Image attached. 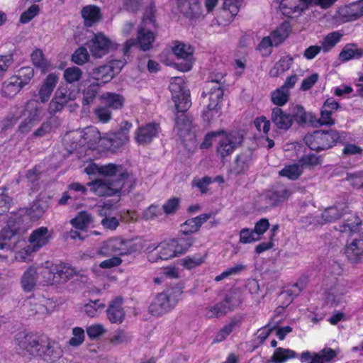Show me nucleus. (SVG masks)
<instances>
[{"label":"nucleus","instance_id":"obj_1","mask_svg":"<svg viewBox=\"0 0 363 363\" xmlns=\"http://www.w3.org/2000/svg\"><path fill=\"white\" fill-rule=\"evenodd\" d=\"M212 138L217 143L216 152L222 158L230 155L242 143V135L237 132L218 131L208 133L201 147H209Z\"/></svg>","mask_w":363,"mask_h":363},{"label":"nucleus","instance_id":"obj_2","mask_svg":"<svg viewBox=\"0 0 363 363\" xmlns=\"http://www.w3.org/2000/svg\"><path fill=\"white\" fill-rule=\"evenodd\" d=\"M205 89L203 95L206 98V109L203 111L202 116L205 121H211L218 116L221 109L223 85L220 81L211 80L206 83Z\"/></svg>","mask_w":363,"mask_h":363},{"label":"nucleus","instance_id":"obj_3","mask_svg":"<svg viewBox=\"0 0 363 363\" xmlns=\"http://www.w3.org/2000/svg\"><path fill=\"white\" fill-rule=\"evenodd\" d=\"M131 181L132 179L128 173L120 172L118 178L114 181L96 179L92 182H89L87 185L91 187V191L97 196H113L123 189L129 188Z\"/></svg>","mask_w":363,"mask_h":363},{"label":"nucleus","instance_id":"obj_4","mask_svg":"<svg viewBox=\"0 0 363 363\" xmlns=\"http://www.w3.org/2000/svg\"><path fill=\"white\" fill-rule=\"evenodd\" d=\"M182 291L179 288L167 289L157 295L149 307V312L160 316L173 308L181 299Z\"/></svg>","mask_w":363,"mask_h":363},{"label":"nucleus","instance_id":"obj_5","mask_svg":"<svg viewBox=\"0 0 363 363\" xmlns=\"http://www.w3.org/2000/svg\"><path fill=\"white\" fill-rule=\"evenodd\" d=\"M69 139L74 140L72 147L87 146L89 148H95L101 147L106 148L108 144L106 143V138L101 137L100 132L96 127H88L79 131L72 132L69 136Z\"/></svg>","mask_w":363,"mask_h":363},{"label":"nucleus","instance_id":"obj_6","mask_svg":"<svg viewBox=\"0 0 363 363\" xmlns=\"http://www.w3.org/2000/svg\"><path fill=\"white\" fill-rule=\"evenodd\" d=\"M147 24H154L152 17L143 19L141 24L138 28L137 40L129 39L124 43L123 52L125 54H127L130 48L135 45H138L143 51L151 49L155 39V35L148 28Z\"/></svg>","mask_w":363,"mask_h":363},{"label":"nucleus","instance_id":"obj_7","mask_svg":"<svg viewBox=\"0 0 363 363\" xmlns=\"http://www.w3.org/2000/svg\"><path fill=\"white\" fill-rule=\"evenodd\" d=\"M339 139V133L335 130H316L307 134L304 138V141L312 150L321 151L334 146Z\"/></svg>","mask_w":363,"mask_h":363},{"label":"nucleus","instance_id":"obj_8","mask_svg":"<svg viewBox=\"0 0 363 363\" xmlns=\"http://www.w3.org/2000/svg\"><path fill=\"white\" fill-rule=\"evenodd\" d=\"M138 250L136 244L130 240L114 237L108 239L101 247L99 254L104 256L116 255L118 256L131 254Z\"/></svg>","mask_w":363,"mask_h":363},{"label":"nucleus","instance_id":"obj_9","mask_svg":"<svg viewBox=\"0 0 363 363\" xmlns=\"http://www.w3.org/2000/svg\"><path fill=\"white\" fill-rule=\"evenodd\" d=\"M124 65V60H111L105 65L94 69L89 73V77L96 84L102 86L118 74Z\"/></svg>","mask_w":363,"mask_h":363},{"label":"nucleus","instance_id":"obj_10","mask_svg":"<svg viewBox=\"0 0 363 363\" xmlns=\"http://www.w3.org/2000/svg\"><path fill=\"white\" fill-rule=\"evenodd\" d=\"M169 90L178 112H184L191 106L189 90L186 89L185 82L182 78H172L169 84Z\"/></svg>","mask_w":363,"mask_h":363},{"label":"nucleus","instance_id":"obj_11","mask_svg":"<svg viewBox=\"0 0 363 363\" xmlns=\"http://www.w3.org/2000/svg\"><path fill=\"white\" fill-rule=\"evenodd\" d=\"M174 240L163 241L158 245H151L147 248V259L151 262L160 260H168L178 257L174 245Z\"/></svg>","mask_w":363,"mask_h":363},{"label":"nucleus","instance_id":"obj_12","mask_svg":"<svg viewBox=\"0 0 363 363\" xmlns=\"http://www.w3.org/2000/svg\"><path fill=\"white\" fill-rule=\"evenodd\" d=\"M26 118L18 127L19 130L24 134L28 133L41 121L43 116V108L40 106L38 100L30 99L26 103Z\"/></svg>","mask_w":363,"mask_h":363},{"label":"nucleus","instance_id":"obj_13","mask_svg":"<svg viewBox=\"0 0 363 363\" xmlns=\"http://www.w3.org/2000/svg\"><path fill=\"white\" fill-rule=\"evenodd\" d=\"M133 127L131 123L123 121L121 123L120 130L118 132L108 133L106 135V143L108 147L116 150L129 141V133Z\"/></svg>","mask_w":363,"mask_h":363},{"label":"nucleus","instance_id":"obj_14","mask_svg":"<svg viewBox=\"0 0 363 363\" xmlns=\"http://www.w3.org/2000/svg\"><path fill=\"white\" fill-rule=\"evenodd\" d=\"M363 16V0L344 5L336 11L334 18L339 23L356 20Z\"/></svg>","mask_w":363,"mask_h":363},{"label":"nucleus","instance_id":"obj_15","mask_svg":"<svg viewBox=\"0 0 363 363\" xmlns=\"http://www.w3.org/2000/svg\"><path fill=\"white\" fill-rule=\"evenodd\" d=\"M87 45L91 55L96 58L102 57L110 48H116L115 44L101 33L94 35L93 38L87 43Z\"/></svg>","mask_w":363,"mask_h":363},{"label":"nucleus","instance_id":"obj_16","mask_svg":"<svg viewBox=\"0 0 363 363\" xmlns=\"http://www.w3.org/2000/svg\"><path fill=\"white\" fill-rule=\"evenodd\" d=\"M172 52L177 59L184 60V63L177 65L179 70L182 72L189 71L193 65V48L185 43L174 42L172 46Z\"/></svg>","mask_w":363,"mask_h":363},{"label":"nucleus","instance_id":"obj_17","mask_svg":"<svg viewBox=\"0 0 363 363\" xmlns=\"http://www.w3.org/2000/svg\"><path fill=\"white\" fill-rule=\"evenodd\" d=\"M58 82L59 75L55 73H50L39 85L37 93L34 96L38 97V100L43 104L48 102Z\"/></svg>","mask_w":363,"mask_h":363},{"label":"nucleus","instance_id":"obj_18","mask_svg":"<svg viewBox=\"0 0 363 363\" xmlns=\"http://www.w3.org/2000/svg\"><path fill=\"white\" fill-rule=\"evenodd\" d=\"M338 108L339 104L333 98L328 99L321 108L320 118L314 119V125H333L335 121L332 116Z\"/></svg>","mask_w":363,"mask_h":363},{"label":"nucleus","instance_id":"obj_19","mask_svg":"<svg viewBox=\"0 0 363 363\" xmlns=\"http://www.w3.org/2000/svg\"><path fill=\"white\" fill-rule=\"evenodd\" d=\"M179 116H177L176 120V129L178 132L179 137L184 142L189 141L191 147H196L195 145V135L192 131L193 126L191 121L182 112Z\"/></svg>","mask_w":363,"mask_h":363},{"label":"nucleus","instance_id":"obj_20","mask_svg":"<svg viewBox=\"0 0 363 363\" xmlns=\"http://www.w3.org/2000/svg\"><path fill=\"white\" fill-rule=\"evenodd\" d=\"M308 4L306 0H281L279 9L284 16L294 18L305 11Z\"/></svg>","mask_w":363,"mask_h":363},{"label":"nucleus","instance_id":"obj_21","mask_svg":"<svg viewBox=\"0 0 363 363\" xmlns=\"http://www.w3.org/2000/svg\"><path fill=\"white\" fill-rule=\"evenodd\" d=\"M160 127L156 123H148L138 128L135 133V140L140 145L150 143L157 136Z\"/></svg>","mask_w":363,"mask_h":363},{"label":"nucleus","instance_id":"obj_22","mask_svg":"<svg viewBox=\"0 0 363 363\" xmlns=\"http://www.w3.org/2000/svg\"><path fill=\"white\" fill-rule=\"evenodd\" d=\"M20 240L18 229L6 225L0 231L1 250H13Z\"/></svg>","mask_w":363,"mask_h":363},{"label":"nucleus","instance_id":"obj_23","mask_svg":"<svg viewBox=\"0 0 363 363\" xmlns=\"http://www.w3.org/2000/svg\"><path fill=\"white\" fill-rule=\"evenodd\" d=\"M293 189L291 187L279 184L270 190L266 194V199L269 200L270 205H277L288 200L293 194Z\"/></svg>","mask_w":363,"mask_h":363},{"label":"nucleus","instance_id":"obj_24","mask_svg":"<svg viewBox=\"0 0 363 363\" xmlns=\"http://www.w3.org/2000/svg\"><path fill=\"white\" fill-rule=\"evenodd\" d=\"M51 238L48 228L40 227L31 233L28 242L34 250L38 251L50 242Z\"/></svg>","mask_w":363,"mask_h":363},{"label":"nucleus","instance_id":"obj_25","mask_svg":"<svg viewBox=\"0 0 363 363\" xmlns=\"http://www.w3.org/2000/svg\"><path fill=\"white\" fill-rule=\"evenodd\" d=\"M19 347L22 349V351L20 352L22 355H26V352L32 356L44 355L43 342L40 343L32 337H24L19 342Z\"/></svg>","mask_w":363,"mask_h":363},{"label":"nucleus","instance_id":"obj_26","mask_svg":"<svg viewBox=\"0 0 363 363\" xmlns=\"http://www.w3.org/2000/svg\"><path fill=\"white\" fill-rule=\"evenodd\" d=\"M347 259L353 262L358 263L363 260V240L355 239L349 242L345 250Z\"/></svg>","mask_w":363,"mask_h":363},{"label":"nucleus","instance_id":"obj_27","mask_svg":"<svg viewBox=\"0 0 363 363\" xmlns=\"http://www.w3.org/2000/svg\"><path fill=\"white\" fill-rule=\"evenodd\" d=\"M118 172V167L113 164L99 166L95 163L90 162L84 168V172L88 175L99 174L105 177H113L116 176Z\"/></svg>","mask_w":363,"mask_h":363},{"label":"nucleus","instance_id":"obj_28","mask_svg":"<svg viewBox=\"0 0 363 363\" xmlns=\"http://www.w3.org/2000/svg\"><path fill=\"white\" fill-rule=\"evenodd\" d=\"M212 217L211 213L201 214L195 218L186 220L182 225V233L189 235L199 231L201 225Z\"/></svg>","mask_w":363,"mask_h":363},{"label":"nucleus","instance_id":"obj_29","mask_svg":"<svg viewBox=\"0 0 363 363\" xmlns=\"http://www.w3.org/2000/svg\"><path fill=\"white\" fill-rule=\"evenodd\" d=\"M271 119L279 129L288 130L293 124V116L278 107L272 109Z\"/></svg>","mask_w":363,"mask_h":363},{"label":"nucleus","instance_id":"obj_30","mask_svg":"<svg viewBox=\"0 0 363 363\" xmlns=\"http://www.w3.org/2000/svg\"><path fill=\"white\" fill-rule=\"evenodd\" d=\"M107 316L112 323H121L125 318V312L122 307V299L117 298L111 302L107 309Z\"/></svg>","mask_w":363,"mask_h":363},{"label":"nucleus","instance_id":"obj_31","mask_svg":"<svg viewBox=\"0 0 363 363\" xmlns=\"http://www.w3.org/2000/svg\"><path fill=\"white\" fill-rule=\"evenodd\" d=\"M38 283V271L35 267H28L22 274L21 286L26 292H30L35 289Z\"/></svg>","mask_w":363,"mask_h":363},{"label":"nucleus","instance_id":"obj_32","mask_svg":"<svg viewBox=\"0 0 363 363\" xmlns=\"http://www.w3.org/2000/svg\"><path fill=\"white\" fill-rule=\"evenodd\" d=\"M38 284L40 285H52L60 282L57 272L48 267H37Z\"/></svg>","mask_w":363,"mask_h":363},{"label":"nucleus","instance_id":"obj_33","mask_svg":"<svg viewBox=\"0 0 363 363\" xmlns=\"http://www.w3.org/2000/svg\"><path fill=\"white\" fill-rule=\"evenodd\" d=\"M100 100L104 106L113 110L122 108L125 101L122 95L112 92L104 93L100 96Z\"/></svg>","mask_w":363,"mask_h":363},{"label":"nucleus","instance_id":"obj_34","mask_svg":"<svg viewBox=\"0 0 363 363\" xmlns=\"http://www.w3.org/2000/svg\"><path fill=\"white\" fill-rule=\"evenodd\" d=\"M23 87L18 84L16 76H12L3 82L1 94L5 98H13Z\"/></svg>","mask_w":363,"mask_h":363},{"label":"nucleus","instance_id":"obj_35","mask_svg":"<svg viewBox=\"0 0 363 363\" xmlns=\"http://www.w3.org/2000/svg\"><path fill=\"white\" fill-rule=\"evenodd\" d=\"M345 210L346 206L344 204H338L327 208L321 214L323 220L319 223L323 224L324 223L335 221L344 215Z\"/></svg>","mask_w":363,"mask_h":363},{"label":"nucleus","instance_id":"obj_36","mask_svg":"<svg viewBox=\"0 0 363 363\" xmlns=\"http://www.w3.org/2000/svg\"><path fill=\"white\" fill-rule=\"evenodd\" d=\"M79 94V91L68 85L60 86L54 96L58 99L64 105L74 101Z\"/></svg>","mask_w":363,"mask_h":363},{"label":"nucleus","instance_id":"obj_37","mask_svg":"<svg viewBox=\"0 0 363 363\" xmlns=\"http://www.w3.org/2000/svg\"><path fill=\"white\" fill-rule=\"evenodd\" d=\"M82 16L86 26H93L101 18L100 9L92 5L84 6L82 10Z\"/></svg>","mask_w":363,"mask_h":363},{"label":"nucleus","instance_id":"obj_38","mask_svg":"<svg viewBox=\"0 0 363 363\" xmlns=\"http://www.w3.org/2000/svg\"><path fill=\"white\" fill-rule=\"evenodd\" d=\"M363 56V49L359 48L357 45L347 44L339 54V60L347 62L352 59H358Z\"/></svg>","mask_w":363,"mask_h":363},{"label":"nucleus","instance_id":"obj_39","mask_svg":"<svg viewBox=\"0 0 363 363\" xmlns=\"http://www.w3.org/2000/svg\"><path fill=\"white\" fill-rule=\"evenodd\" d=\"M44 355L40 356L47 361L55 362L62 356V351L59 345L55 342L48 341L43 345Z\"/></svg>","mask_w":363,"mask_h":363},{"label":"nucleus","instance_id":"obj_40","mask_svg":"<svg viewBox=\"0 0 363 363\" xmlns=\"http://www.w3.org/2000/svg\"><path fill=\"white\" fill-rule=\"evenodd\" d=\"M251 160L252 154L250 152H243L238 155L233 167V171L236 174L245 172L250 167Z\"/></svg>","mask_w":363,"mask_h":363},{"label":"nucleus","instance_id":"obj_41","mask_svg":"<svg viewBox=\"0 0 363 363\" xmlns=\"http://www.w3.org/2000/svg\"><path fill=\"white\" fill-rule=\"evenodd\" d=\"M296 357V353L294 350L288 348L278 347L274 351L270 361L272 363H285Z\"/></svg>","mask_w":363,"mask_h":363},{"label":"nucleus","instance_id":"obj_42","mask_svg":"<svg viewBox=\"0 0 363 363\" xmlns=\"http://www.w3.org/2000/svg\"><path fill=\"white\" fill-rule=\"evenodd\" d=\"M293 58L289 56H284L275 63L274 67L269 71V75L272 77H277L289 70L292 65Z\"/></svg>","mask_w":363,"mask_h":363},{"label":"nucleus","instance_id":"obj_43","mask_svg":"<svg viewBox=\"0 0 363 363\" xmlns=\"http://www.w3.org/2000/svg\"><path fill=\"white\" fill-rule=\"evenodd\" d=\"M303 169L299 162L285 165L279 172L281 177L290 180H296L303 174Z\"/></svg>","mask_w":363,"mask_h":363},{"label":"nucleus","instance_id":"obj_44","mask_svg":"<svg viewBox=\"0 0 363 363\" xmlns=\"http://www.w3.org/2000/svg\"><path fill=\"white\" fill-rule=\"evenodd\" d=\"M206 259V254H196L180 259L179 262L185 269L190 270L201 265Z\"/></svg>","mask_w":363,"mask_h":363},{"label":"nucleus","instance_id":"obj_45","mask_svg":"<svg viewBox=\"0 0 363 363\" xmlns=\"http://www.w3.org/2000/svg\"><path fill=\"white\" fill-rule=\"evenodd\" d=\"M342 34L339 31H333L326 35L321 41V47L324 52L330 51L342 39Z\"/></svg>","mask_w":363,"mask_h":363},{"label":"nucleus","instance_id":"obj_46","mask_svg":"<svg viewBox=\"0 0 363 363\" xmlns=\"http://www.w3.org/2000/svg\"><path fill=\"white\" fill-rule=\"evenodd\" d=\"M290 25L287 22L281 23L275 30H274L270 37L274 40L275 46L281 44L289 35Z\"/></svg>","mask_w":363,"mask_h":363},{"label":"nucleus","instance_id":"obj_47","mask_svg":"<svg viewBox=\"0 0 363 363\" xmlns=\"http://www.w3.org/2000/svg\"><path fill=\"white\" fill-rule=\"evenodd\" d=\"M290 92L284 87H279L271 93L272 102L278 106L285 105L289 99Z\"/></svg>","mask_w":363,"mask_h":363},{"label":"nucleus","instance_id":"obj_48","mask_svg":"<svg viewBox=\"0 0 363 363\" xmlns=\"http://www.w3.org/2000/svg\"><path fill=\"white\" fill-rule=\"evenodd\" d=\"M362 221L356 215L350 216L344 223L340 225L339 230L342 233H352L357 231Z\"/></svg>","mask_w":363,"mask_h":363},{"label":"nucleus","instance_id":"obj_49","mask_svg":"<svg viewBox=\"0 0 363 363\" xmlns=\"http://www.w3.org/2000/svg\"><path fill=\"white\" fill-rule=\"evenodd\" d=\"M229 308L230 306L225 305L224 303H218L205 309V316L208 318H218L225 314Z\"/></svg>","mask_w":363,"mask_h":363},{"label":"nucleus","instance_id":"obj_50","mask_svg":"<svg viewBox=\"0 0 363 363\" xmlns=\"http://www.w3.org/2000/svg\"><path fill=\"white\" fill-rule=\"evenodd\" d=\"M92 222V216L86 211L79 212L77 216L71 220L72 225L78 229H84Z\"/></svg>","mask_w":363,"mask_h":363},{"label":"nucleus","instance_id":"obj_51","mask_svg":"<svg viewBox=\"0 0 363 363\" xmlns=\"http://www.w3.org/2000/svg\"><path fill=\"white\" fill-rule=\"evenodd\" d=\"M303 170L304 168L313 169L322 163V157L315 154L303 155L298 161Z\"/></svg>","mask_w":363,"mask_h":363},{"label":"nucleus","instance_id":"obj_52","mask_svg":"<svg viewBox=\"0 0 363 363\" xmlns=\"http://www.w3.org/2000/svg\"><path fill=\"white\" fill-rule=\"evenodd\" d=\"M174 240L178 256L185 254L194 242V239L191 237L178 238Z\"/></svg>","mask_w":363,"mask_h":363},{"label":"nucleus","instance_id":"obj_53","mask_svg":"<svg viewBox=\"0 0 363 363\" xmlns=\"http://www.w3.org/2000/svg\"><path fill=\"white\" fill-rule=\"evenodd\" d=\"M99 87L101 86L99 84L93 82L83 90V105H89L94 101L99 91Z\"/></svg>","mask_w":363,"mask_h":363},{"label":"nucleus","instance_id":"obj_54","mask_svg":"<svg viewBox=\"0 0 363 363\" xmlns=\"http://www.w3.org/2000/svg\"><path fill=\"white\" fill-rule=\"evenodd\" d=\"M48 208V205L46 202L43 201H36L32 203L28 211V214L32 218L38 219L43 216Z\"/></svg>","mask_w":363,"mask_h":363},{"label":"nucleus","instance_id":"obj_55","mask_svg":"<svg viewBox=\"0 0 363 363\" xmlns=\"http://www.w3.org/2000/svg\"><path fill=\"white\" fill-rule=\"evenodd\" d=\"M30 57L33 65L42 69L43 71L46 70L50 66V62L44 57L43 53L40 49L35 50L32 52Z\"/></svg>","mask_w":363,"mask_h":363},{"label":"nucleus","instance_id":"obj_56","mask_svg":"<svg viewBox=\"0 0 363 363\" xmlns=\"http://www.w3.org/2000/svg\"><path fill=\"white\" fill-rule=\"evenodd\" d=\"M82 76V71L77 67H71L65 69L63 73L64 79L69 84L78 82Z\"/></svg>","mask_w":363,"mask_h":363},{"label":"nucleus","instance_id":"obj_57","mask_svg":"<svg viewBox=\"0 0 363 363\" xmlns=\"http://www.w3.org/2000/svg\"><path fill=\"white\" fill-rule=\"evenodd\" d=\"M18 78V84L22 86L27 85L34 76V70L30 67H22L18 74L16 75Z\"/></svg>","mask_w":363,"mask_h":363},{"label":"nucleus","instance_id":"obj_58","mask_svg":"<svg viewBox=\"0 0 363 363\" xmlns=\"http://www.w3.org/2000/svg\"><path fill=\"white\" fill-rule=\"evenodd\" d=\"M245 268L242 264H235L233 267H230L224 270L220 274L216 276L214 279L216 281H220L225 279L231 276L239 274L240 272L244 270Z\"/></svg>","mask_w":363,"mask_h":363},{"label":"nucleus","instance_id":"obj_59","mask_svg":"<svg viewBox=\"0 0 363 363\" xmlns=\"http://www.w3.org/2000/svg\"><path fill=\"white\" fill-rule=\"evenodd\" d=\"M96 119L103 123H106L112 118L111 110L106 106H98L94 111Z\"/></svg>","mask_w":363,"mask_h":363},{"label":"nucleus","instance_id":"obj_60","mask_svg":"<svg viewBox=\"0 0 363 363\" xmlns=\"http://www.w3.org/2000/svg\"><path fill=\"white\" fill-rule=\"evenodd\" d=\"M239 236V242L242 244L252 243L260 240V237L256 235L254 230L247 228L240 231Z\"/></svg>","mask_w":363,"mask_h":363},{"label":"nucleus","instance_id":"obj_61","mask_svg":"<svg viewBox=\"0 0 363 363\" xmlns=\"http://www.w3.org/2000/svg\"><path fill=\"white\" fill-rule=\"evenodd\" d=\"M104 308V305L99 303V300L90 301L84 306V313L89 317H95L99 311Z\"/></svg>","mask_w":363,"mask_h":363},{"label":"nucleus","instance_id":"obj_62","mask_svg":"<svg viewBox=\"0 0 363 363\" xmlns=\"http://www.w3.org/2000/svg\"><path fill=\"white\" fill-rule=\"evenodd\" d=\"M89 55L87 50L84 47H80L74 51L72 56V61L79 65H82L88 62Z\"/></svg>","mask_w":363,"mask_h":363},{"label":"nucleus","instance_id":"obj_63","mask_svg":"<svg viewBox=\"0 0 363 363\" xmlns=\"http://www.w3.org/2000/svg\"><path fill=\"white\" fill-rule=\"evenodd\" d=\"M296 112L294 113V116L296 120L298 122L306 123L309 121L314 125V119H315V116L310 113H306L303 108L300 106H296L295 107Z\"/></svg>","mask_w":363,"mask_h":363},{"label":"nucleus","instance_id":"obj_64","mask_svg":"<svg viewBox=\"0 0 363 363\" xmlns=\"http://www.w3.org/2000/svg\"><path fill=\"white\" fill-rule=\"evenodd\" d=\"M76 274V270L73 267L67 265L62 266L60 269L57 271V275L58 279H60V282L67 281L68 279L73 278Z\"/></svg>","mask_w":363,"mask_h":363}]
</instances>
